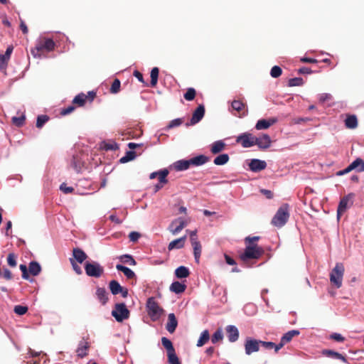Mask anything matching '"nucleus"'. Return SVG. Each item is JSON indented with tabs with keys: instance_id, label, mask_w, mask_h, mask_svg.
Returning a JSON list of instances; mask_svg holds the SVG:
<instances>
[{
	"instance_id": "1",
	"label": "nucleus",
	"mask_w": 364,
	"mask_h": 364,
	"mask_svg": "<svg viewBox=\"0 0 364 364\" xmlns=\"http://www.w3.org/2000/svg\"><path fill=\"white\" fill-rule=\"evenodd\" d=\"M289 218V206L284 203L277 210L276 214L272 220V224L277 228L283 227Z\"/></svg>"
},
{
	"instance_id": "2",
	"label": "nucleus",
	"mask_w": 364,
	"mask_h": 364,
	"mask_svg": "<svg viewBox=\"0 0 364 364\" xmlns=\"http://www.w3.org/2000/svg\"><path fill=\"white\" fill-rule=\"evenodd\" d=\"M263 249L256 244H247L244 252L240 256L241 260L246 262L250 259H259L263 254Z\"/></svg>"
},
{
	"instance_id": "3",
	"label": "nucleus",
	"mask_w": 364,
	"mask_h": 364,
	"mask_svg": "<svg viewBox=\"0 0 364 364\" xmlns=\"http://www.w3.org/2000/svg\"><path fill=\"white\" fill-rule=\"evenodd\" d=\"M55 44L51 38H39L36 41V46L31 50L32 55L36 58L40 57L39 52L46 50L48 52L54 50Z\"/></svg>"
},
{
	"instance_id": "4",
	"label": "nucleus",
	"mask_w": 364,
	"mask_h": 364,
	"mask_svg": "<svg viewBox=\"0 0 364 364\" xmlns=\"http://www.w3.org/2000/svg\"><path fill=\"white\" fill-rule=\"evenodd\" d=\"M345 272L344 265L342 263H336L330 273V282L337 289L341 287Z\"/></svg>"
},
{
	"instance_id": "5",
	"label": "nucleus",
	"mask_w": 364,
	"mask_h": 364,
	"mask_svg": "<svg viewBox=\"0 0 364 364\" xmlns=\"http://www.w3.org/2000/svg\"><path fill=\"white\" fill-rule=\"evenodd\" d=\"M147 313L153 321L158 320L164 313L154 297H150L146 301Z\"/></svg>"
},
{
	"instance_id": "6",
	"label": "nucleus",
	"mask_w": 364,
	"mask_h": 364,
	"mask_svg": "<svg viewBox=\"0 0 364 364\" xmlns=\"http://www.w3.org/2000/svg\"><path fill=\"white\" fill-rule=\"evenodd\" d=\"M129 311L124 303L116 304L114 309L112 311V316L118 322H122L124 320L127 319L129 317Z\"/></svg>"
},
{
	"instance_id": "7",
	"label": "nucleus",
	"mask_w": 364,
	"mask_h": 364,
	"mask_svg": "<svg viewBox=\"0 0 364 364\" xmlns=\"http://www.w3.org/2000/svg\"><path fill=\"white\" fill-rule=\"evenodd\" d=\"M85 271L87 276L99 278L104 272V268L97 262H87L85 264Z\"/></svg>"
},
{
	"instance_id": "8",
	"label": "nucleus",
	"mask_w": 364,
	"mask_h": 364,
	"mask_svg": "<svg viewBox=\"0 0 364 364\" xmlns=\"http://www.w3.org/2000/svg\"><path fill=\"white\" fill-rule=\"evenodd\" d=\"M260 340L253 338L252 337H247L245 341V351L247 355L253 353L258 352L260 349Z\"/></svg>"
},
{
	"instance_id": "9",
	"label": "nucleus",
	"mask_w": 364,
	"mask_h": 364,
	"mask_svg": "<svg viewBox=\"0 0 364 364\" xmlns=\"http://www.w3.org/2000/svg\"><path fill=\"white\" fill-rule=\"evenodd\" d=\"M353 194L349 193L347 196L343 197L338 204L337 209V218L340 219L341 215L346 211L353 203Z\"/></svg>"
},
{
	"instance_id": "10",
	"label": "nucleus",
	"mask_w": 364,
	"mask_h": 364,
	"mask_svg": "<svg viewBox=\"0 0 364 364\" xmlns=\"http://www.w3.org/2000/svg\"><path fill=\"white\" fill-rule=\"evenodd\" d=\"M236 141L240 143L244 148H250L255 145V136L250 133L245 132L237 137Z\"/></svg>"
},
{
	"instance_id": "11",
	"label": "nucleus",
	"mask_w": 364,
	"mask_h": 364,
	"mask_svg": "<svg viewBox=\"0 0 364 364\" xmlns=\"http://www.w3.org/2000/svg\"><path fill=\"white\" fill-rule=\"evenodd\" d=\"M187 225V222L180 217L171 222L168 230L175 235L178 234Z\"/></svg>"
},
{
	"instance_id": "12",
	"label": "nucleus",
	"mask_w": 364,
	"mask_h": 364,
	"mask_svg": "<svg viewBox=\"0 0 364 364\" xmlns=\"http://www.w3.org/2000/svg\"><path fill=\"white\" fill-rule=\"evenodd\" d=\"M270 136L267 134H262L259 136H255V145L261 149H267L271 146Z\"/></svg>"
},
{
	"instance_id": "13",
	"label": "nucleus",
	"mask_w": 364,
	"mask_h": 364,
	"mask_svg": "<svg viewBox=\"0 0 364 364\" xmlns=\"http://www.w3.org/2000/svg\"><path fill=\"white\" fill-rule=\"evenodd\" d=\"M250 170L252 172H259L267 167V163L265 161L253 159L249 163Z\"/></svg>"
},
{
	"instance_id": "14",
	"label": "nucleus",
	"mask_w": 364,
	"mask_h": 364,
	"mask_svg": "<svg viewBox=\"0 0 364 364\" xmlns=\"http://www.w3.org/2000/svg\"><path fill=\"white\" fill-rule=\"evenodd\" d=\"M89 348L90 343L83 338L81 341H80L76 349L77 356L81 358L85 357L88 354Z\"/></svg>"
},
{
	"instance_id": "15",
	"label": "nucleus",
	"mask_w": 364,
	"mask_h": 364,
	"mask_svg": "<svg viewBox=\"0 0 364 364\" xmlns=\"http://www.w3.org/2000/svg\"><path fill=\"white\" fill-rule=\"evenodd\" d=\"M204 114L205 107L203 105H200L193 113L189 124L194 125L197 124L203 119Z\"/></svg>"
},
{
	"instance_id": "16",
	"label": "nucleus",
	"mask_w": 364,
	"mask_h": 364,
	"mask_svg": "<svg viewBox=\"0 0 364 364\" xmlns=\"http://www.w3.org/2000/svg\"><path fill=\"white\" fill-rule=\"evenodd\" d=\"M226 332L228 341L231 343L237 341L239 338V331L235 326L228 325L226 326Z\"/></svg>"
},
{
	"instance_id": "17",
	"label": "nucleus",
	"mask_w": 364,
	"mask_h": 364,
	"mask_svg": "<svg viewBox=\"0 0 364 364\" xmlns=\"http://www.w3.org/2000/svg\"><path fill=\"white\" fill-rule=\"evenodd\" d=\"M13 52V47L9 46L4 54H0V70H5L7 67L8 61L11 58Z\"/></svg>"
},
{
	"instance_id": "18",
	"label": "nucleus",
	"mask_w": 364,
	"mask_h": 364,
	"mask_svg": "<svg viewBox=\"0 0 364 364\" xmlns=\"http://www.w3.org/2000/svg\"><path fill=\"white\" fill-rule=\"evenodd\" d=\"M277 122V119L276 118H269V119H259L256 123L255 128L257 130L266 129Z\"/></svg>"
},
{
	"instance_id": "19",
	"label": "nucleus",
	"mask_w": 364,
	"mask_h": 364,
	"mask_svg": "<svg viewBox=\"0 0 364 364\" xmlns=\"http://www.w3.org/2000/svg\"><path fill=\"white\" fill-rule=\"evenodd\" d=\"M178 325V321L176 318V316L173 313H171L168 316V322L166 326V330L172 333L175 331Z\"/></svg>"
},
{
	"instance_id": "20",
	"label": "nucleus",
	"mask_w": 364,
	"mask_h": 364,
	"mask_svg": "<svg viewBox=\"0 0 364 364\" xmlns=\"http://www.w3.org/2000/svg\"><path fill=\"white\" fill-rule=\"evenodd\" d=\"M173 166L176 171H182L188 169L191 166V165L190 159H181L174 162Z\"/></svg>"
},
{
	"instance_id": "21",
	"label": "nucleus",
	"mask_w": 364,
	"mask_h": 364,
	"mask_svg": "<svg viewBox=\"0 0 364 364\" xmlns=\"http://www.w3.org/2000/svg\"><path fill=\"white\" fill-rule=\"evenodd\" d=\"M208 161L209 157L203 154L190 159L191 166H200L206 164Z\"/></svg>"
},
{
	"instance_id": "22",
	"label": "nucleus",
	"mask_w": 364,
	"mask_h": 364,
	"mask_svg": "<svg viewBox=\"0 0 364 364\" xmlns=\"http://www.w3.org/2000/svg\"><path fill=\"white\" fill-rule=\"evenodd\" d=\"M186 285L182 282L175 281L169 287V290L171 292L179 294L185 291Z\"/></svg>"
},
{
	"instance_id": "23",
	"label": "nucleus",
	"mask_w": 364,
	"mask_h": 364,
	"mask_svg": "<svg viewBox=\"0 0 364 364\" xmlns=\"http://www.w3.org/2000/svg\"><path fill=\"white\" fill-rule=\"evenodd\" d=\"M186 240V235H184L180 238L171 241L168 246V250H172L173 249H181L183 247Z\"/></svg>"
},
{
	"instance_id": "24",
	"label": "nucleus",
	"mask_w": 364,
	"mask_h": 364,
	"mask_svg": "<svg viewBox=\"0 0 364 364\" xmlns=\"http://www.w3.org/2000/svg\"><path fill=\"white\" fill-rule=\"evenodd\" d=\"M225 143L223 140L214 141L210 145V151L213 154H217L223 151L225 148Z\"/></svg>"
},
{
	"instance_id": "25",
	"label": "nucleus",
	"mask_w": 364,
	"mask_h": 364,
	"mask_svg": "<svg viewBox=\"0 0 364 364\" xmlns=\"http://www.w3.org/2000/svg\"><path fill=\"white\" fill-rule=\"evenodd\" d=\"M96 296L102 305H105L108 301V294L105 288L97 287Z\"/></svg>"
},
{
	"instance_id": "26",
	"label": "nucleus",
	"mask_w": 364,
	"mask_h": 364,
	"mask_svg": "<svg viewBox=\"0 0 364 364\" xmlns=\"http://www.w3.org/2000/svg\"><path fill=\"white\" fill-rule=\"evenodd\" d=\"M73 255L74 260H76L79 263H82L87 257L85 252L80 248H74L73 250Z\"/></svg>"
},
{
	"instance_id": "27",
	"label": "nucleus",
	"mask_w": 364,
	"mask_h": 364,
	"mask_svg": "<svg viewBox=\"0 0 364 364\" xmlns=\"http://www.w3.org/2000/svg\"><path fill=\"white\" fill-rule=\"evenodd\" d=\"M322 354L327 357H331V358H333L335 359L341 360L343 363L347 362V360L345 356H343L342 354H341L338 352L333 351L332 350H323L322 351Z\"/></svg>"
},
{
	"instance_id": "28",
	"label": "nucleus",
	"mask_w": 364,
	"mask_h": 364,
	"mask_svg": "<svg viewBox=\"0 0 364 364\" xmlns=\"http://www.w3.org/2000/svg\"><path fill=\"white\" fill-rule=\"evenodd\" d=\"M116 269L118 271L122 272L127 279H133L136 277L135 273L127 267L118 264L116 265Z\"/></svg>"
},
{
	"instance_id": "29",
	"label": "nucleus",
	"mask_w": 364,
	"mask_h": 364,
	"mask_svg": "<svg viewBox=\"0 0 364 364\" xmlns=\"http://www.w3.org/2000/svg\"><path fill=\"white\" fill-rule=\"evenodd\" d=\"M189 274L190 272L188 268L184 266H180L175 270V276L178 279L186 278Z\"/></svg>"
},
{
	"instance_id": "30",
	"label": "nucleus",
	"mask_w": 364,
	"mask_h": 364,
	"mask_svg": "<svg viewBox=\"0 0 364 364\" xmlns=\"http://www.w3.org/2000/svg\"><path fill=\"white\" fill-rule=\"evenodd\" d=\"M300 333L299 331L298 330H291L288 332L285 333L281 339L282 340L283 343H287L291 341V339L296 336H299Z\"/></svg>"
},
{
	"instance_id": "31",
	"label": "nucleus",
	"mask_w": 364,
	"mask_h": 364,
	"mask_svg": "<svg viewBox=\"0 0 364 364\" xmlns=\"http://www.w3.org/2000/svg\"><path fill=\"white\" fill-rule=\"evenodd\" d=\"M229 159L230 158L228 154H222L217 156L214 159L213 163L217 166H223L226 164L228 162Z\"/></svg>"
},
{
	"instance_id": "32",
	"label": "nucleus",
	"mask_w": 364,
	"mask_h": 364,
	"mask_svg": "<svg viewBox=\"0 0 364 364\" xmlns=\"http://www.w3.org/2000/svg\"><path fill=\"white\" fill-rule=\"evenodd\" d=\"M210 339V333L208 330H204L200 333V338L197 342V346L201 347L205 345Z\"/></svg>"
},
{
	"instance_id": "33",
	"label": "nucleus",
	"mask_w": 364,
	"mask_h": 364,
	"mask_svg": "<svg viewBox=\"0 0 364 364\" xmlns=\"http://www.w3.org/2000/svg\"><path fill=\"white\" fill-rule=\"evenodd\" d=\"M122 287L120 285V284L116 280H112L109 284V288L113 295L119 294L120 291L122 290Z\"/></svg>"
},
{
	"instance_id": "34",
	"label": "nucleus",
	"mask_w": 364,
	"mask_h": 364,
	"mask_svg": "<svg viewBox=\"0 0 364 364\" xmlns=\"http://www.w3.org/2000/svg\"><path fill=\"white\" fill-rule=\"evenodd\" d=\"M345 125L349 129H355L358 126L357 117L355 115L347 117L345 120Z\"/></svg>"
},
{
	"instance_id": "35",
	"label": "nucleus",
	"mask_w": 364,
	"mask_h": 364,
	"mask_svg": "<svg viewBox=\"0 0 364 364\" xmlns=\"http://www.w3.org/2000/svg\"><path fill=\"white\" fill-rule=\"evenodd\" d=\"M29 272L33 275L37 276L41 271V265L37 262H31L29 264Z\"/></svg>"
},
{
	"instance_id": "36",
	"label": "nucleus",
	"mask_w": 364,
	"mask_h": 364,
	"mask_svg": "<svg viewBox=\"0 0 364 364\" xmlns=\"http://www.w3.org/2000/svg\"><path fill=\"white\" fill-rule=\"evenodd\" d=\"M193 248V254L195 259L197 262H199L201 255V245L199 241H195L191 244Z\"/></svg>"
},
{
	"instance_id": "37",
	"label": "nucleus",
	"mask_w": 364,
	"mask_h": 364,
	"mask_svg": "<svg viewBox=\"0 0 364 364\" xmlns=\"http://www.w3.org/2000/svg\"><path fill=\"white\" fill-rule=\"evenodd\" d=\"M119 260L123 262V263H126V264H128L129 265H132V266H134L136 265V262L135 261V259L133 258V257L130 255H121L119 257Z\"/></svg>"
},
{
	"instance_id": "38",
	"label": "nucleus",
	"mask_w": 364,
	"mask_h": 364,
	"mask_svg": "<svg viewBox=\"0 0 364 364\" xmlns=\"http://www.w3.org/2000/svg\"><path fill=\"white\" fill-rule=\"evenodd\" d=\"M163 346L167 350V354L175 351L171 341L166 337L161 338Z\"/></svg>"
},
{
	"instance_id": "39",
	"label": "nucleus",
	"mask_w": 364,
	"mask_h": 364,
	"mask_svg": "<svg viewBox=\"0 0 364 364\" xmlns=\"http://www.w3.org/2000/svg\"><path fill=\"white\" fill-rule=\"evenodd\" d=\"M159 68L155 67L153 68L151 71V87H155L158 82L159 77Z\"/></svg>"
},
{
	"instance_id": "40",
	"label": "nucleus",
	"mask_w": 364,
	"mask_h": 364,
	"mask_svg": "<svg viewBox=\"0 0 364 364\" xmlns=\"http://www.w3.org/2000/svg\"><path fill=\"white\" fill-rule=\"evenodd\" d=\"M223 339V333L221 328H218L215 331L211 337V342L213 343H216L217 342L222 341Z\"/></svg>"
},
{
	"instance_id": "41",
	"label": "nucleus",
	"mask_w": 364,
	"mask_h": 364,
	"mask_svg": "<svg viewBox=\"0 0 364 364\" xmlns=\"http://www.w3.org/2000/svg\"><path fill=\"white\" fill-rule=\"evenodd\" d=\"M357 168V163L355 164V162H354V161L350 164L348 165L345 169L343 170H341V171H339L337 172L336 175L337 176H343V175H345L349 172H350L351 171L354 170V169H356Z\"/></svg>"
},
{
	"instance_id": "42",
	"label": "nucleus",
	"mask_w": 364,
	"mask_h": 364,
	"mask_svg": "<svg viewBox=\"0 0 364 364\" xmlns=\"http://www.w3.org/2000/svg\"><path fill=\"white\" fill-rule=\"evenodd\" d=\"M86 99L87 96L83 93H80L74 97L73 102L78 105L79 106H82L85 104Z\"/></svg>"
},
{
	"instance_id": "43",
	"label": "nucleus",
	"mask_w": 364,
	"mask_h": 364,
	"mask_svg": "<svg viewBox=\"0 0 364 364\" xmlns=\"http://www.w3.org/2000/svg\"><path fill=\"white\" fill-rule=\"evenodd\" d=\"M168 174V171L167 169H162L158 171V178L161 183H166L167 180L166 177Z\"/></svg>"
},
{
	"instance_id": "44",
	"label": "nucleus",
	"mask_w": 364,
	"mask_h": 364,
	"mask_svg": "<svg viewBox=\"0 0 364 364\" xmlns=\"http://www.w3.org/2000/svg\"><path fill=\"white\" fill-rule=\"evenodd\" d=\"M167 356L168 364H181L175 351L168 353Z\"/></svg>"
},
{
	"instance_id": "45",
	"label": "nucleus",
	"mask_w": 364,
	"mask_h": 364,
	"mask_svg": "<svg viewBox=\"0 0 364 364\" xmlns=\"http://www.w3.org/2000/svg\"><path fill=\"white\" fill-rule=\"evenodd\" d=\"M245 106V105L240 100H233L231 103L232 108L237 112L242 111Z\"/></svg>"
},
{
	"instance_id": "46",
	"label": "nucleus",
	"mask_w": 364,
	"mask_h": 364,
	"mask_svg": "<svg viewBox=\"0 0 364 364\" xmlns=\"http://www.w3.org/2000/svg\"><path fill=\"white\" fill-rule=\"evenodd\" d=\"M304 80L301 77H294L289 79L288 85L290 87L301 86L303 85Z\"/></svg>"
},
{
	"instance_id": "47",
	"label": "nucleus",
	"mask_w": 364,
	"mask_h": 364,
	"mask_svg": "<svg viewBox=\"0 0 364 364\" xmlns=\"http://www.w3.org/2000/svg\"><path fill=\"white\" fill-rule=\"evenodd\" d=\"M49 119V117L47 115H39L37 117L36 121V127L38 128H41Z\"/></svg>"
},
{
	"instance_id": "48",
	"label": "nucleus",
	"mask_w": 364,
	"mask_h": 364,
	"mask_svg": "<svg viewBox=\"0 0 364 364\" xmlns=\"http://www.w3.org/2000/svg\"><path fill=\"white\" fill-rule=\"evenodd\" d=\"M282 68L277 65L273 66L270 71V75L274 78L279 77L282 75Z\"/></svg>"
},
{
	"instance_id": "49",
	"label": "nucleus",
	"mask_w": 364,
	"mask_h": 364,
	"mask_svg": "<svg viewBox=\"0 0 364 364\" xmlns=\"http://www.w3.org/2000/svg\"><path fill=\"white\" fill-rule=\"evenodd\" d=\"M135 153L132 151H127L126 155L120 159L122 163H126L135 158Z\"/></svg>"
},
{
	"instance_id": "50",
	"label": "nucleus",
	"mask_w": 364,
	"mask_h": 364,
	"mask_svg": "<svg viewBox=\"0 0 364 364\" xmlns=\"http://www.w3.org/2000/svg\"><path fill=\"white\" fill-rule=\"evenodd\" d=\"M196 90L193 88H188L184 94V98L188 101H191L195 98Z\"/></svg>"
},
{
	"instance_id": "51",
	"label": "nucleus",
	"mask_w": 364,
	"mask_h": 364,
	"mask_svg": "<svg viewBox=\"0 0 364 364\" xmlns=\"http://www.w3.org/2000/svg\"><path fill=\"white\" fill-rule=\"evenodd\" d=\"M28 311V307L27 306H21V305H17V306H15L14 307V311L18 314V315H23L25 314Z\"/></svg>"
},
{
	"instance_id": "52",
	"label": "nucleus",
	"mask_w": 364,
	"mask_h": 364,
	"mask_svg": "<svg viewBox=\"0 0 364 364\" xmlns=\"http://www.w3.org/2000/svg\"><path fill=\"white\" fill-rule=\"evenodd\" d=\"M120 81L118 79H115L111 86L110 91L112 93H117L120 88Z\"/></svg>"
},
{
	"instance_id": "53",
	"label": "nucleus",
	"mask_w": 364,
	"mask_h": 364,
	"mask_svg": "<svg viewBox=\"0 0 364 364\" xmlns=\"http://www.w3.org/2000/svg\"><path fill=\"white\" fill-rule=\"evenodd\" d=\"M182 124V119L181 118H177L171 120L167 126V129H172L176 127L180 126Z\"/></svg>"
},
{
	"instance_id": "54",
	"label": "nucleus",
	"mask_w": 364,
	"mask_h": 364,
	"mask_svg": "<svg viewBox=\"0 0 364 364\" xmlns=\"http://www.w3.org/2000/svg\"><path fill=\"white\" fill-rule=\"evenodd\" d=\"M354 162H357L356 170L358 172L364 171V161L363 159L360 158H357L355 160H354Z\"/></svg>"
},
{
	"instance_id": "55",
	"label": "nucleus",
	"mask_w": 364,
	"mask_h": 364,
	"mask_svg": "<svg viewBox=\"0 0 364 364\" xmlns=\"http://www.w3.org/2000/svg\"><path fill=\"white\" fill-rule=\"evenodd\" d=\"M24 120H25V117L24 116H21V117H14L12 118V122L14 124H16V126L18 127H21L23 125V122H24Z\"/></svg>"
},
{
	"instance_id": "56",
	"label": "nucleus",
	"mask_w": 364,
	"mask_h": 364,
	"mask_svg": "<svg viewBox=\"0 0 364 364\" xmlns=\"http://www.w3.org/2000/svg\"><path fill=\"white\" fill-rule=\"evenodd\" d=\"M7 262L9 266L11 267H16V261L15 255L12 253L9 254L7 257Z\"/></svg>"
},
{
	"instance_id": "57",
	"label": "nucleus",
	"mask_w": 364,
	"mask_h": 364,
	"mask_svg": "<svg viewBox=\"0 0 364 364\" xmlns=\"http://www.w3.org/2000/svg\"><path fill=\"white\" fill-rule=\"evenodd\" d=\"M260 346L265 349H272L275 346V343L271 341H261Z\"/></svg>"
},
{
	"instance_id": "58",
	"label": "nucleus",
	"mask_w": 364,
	"mask_h": 364,
	"mask_svg": "<svg viewBox=\"0 0 364 364\" xmlns=\"http://www.w3.org/2000/svg\"><path fill=\"white\" fill-rule=\"evenodd\" d=\"M70 263L72 264L74 271L77 274H81L82 271V269L80 268V267L75 263V261L73 259H70Z\"/></svg>"
},
{
	"instance_id": "59",
	"label": "nucleus",
	"mask_w": 364,
	"mask_h": 364,
	"mask_svg": "<svg viewBox=\"0 0 364 364\" xmlns=\"http://www.w3.org/2000/svg\"><path fill=\"white\" fill-rule=\"evenodd\" d=\"M19 268H20V269H21V271L22 272V277H23V279H28V269H27L26 265L21 264Z\"/></svg>"
},
{
	"instance_id": "60",
	"label": "nucleus",
	"mask_w": 364,
	"mask_h": 364,
	"mask_svg": "<svg viewBox=\"0 0 364 364\" xmlns=\"http://www.w3.org/2000/svg\"><path fill=\"white\" fill-rule=\"evenodd\" d=\"M140 237V234L137 232H131L129 235V238L132 242H136Z\"/></svg>"
},
{
	"instance_id": "61",
	"label": "nucleus",
	"mask_w": 364,
	"mask_h": 364,
	"mask_svg": "<svg viewBox=\"0 0 364 364\" xmlns=\"http://www.w3.org/2000/svg\"><path fill=\"white\" fill-rule=\"evenodd\" d=\"M60 189L65 193H70L73 191V188L67 186L64 183L60 185Z\"/></svg>"
},
{
	"instance_id": "62",
	"label": "nucleus",
	"mask_w": 364,
	"mask_h": 364,
	"mask_svg": "<svg viewBox=\"0 0 364 364\" xmlns=\"http://www.w3.org/2000/svg\"><path fill=\"white\" fill-rule=\"evenodd\" d=\"M331 338H332L338 342H343L345 340L344 337L341 334L337 333H334L331 334Z\"/></svg>"
},
{
	"instance_id": "63",
	"label": "nucleus",
	"mask_w": 364,
	"mask_h": 364,
	"mask_svg": "<svg viewBox=\"0 0 364 364\" xmlns=\"http://www.w3.org/2000/svg\"><path fill=\"white\" fill-rule=\"evenodd\" d=\"M331 99V95L328 93H322L319 95V100L321 102H324L326 100Z\"/></svg>"
},
{
	"instance_id": "64",
	"label": "nucleus",
	"mask_w": 364,
	"mask_h": 364,
	"mask_svg": "<svg viewBox=\"0 0 364 364\" xmlns=\"http://www.w3.org/2000/svg\"><path fill=\"white\" fill-rule=\"evenodd\" d=\"M259 239V237L258 236H254V237H245V242L247 244H254V242L258 241Z\"/></svg>"
}]
</instances>
